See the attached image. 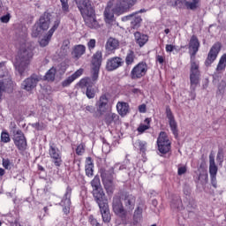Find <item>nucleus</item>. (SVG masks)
I'll return each mask as SVG.
<instances>
[{"instance_id":"6","label":"nucleus","mask_w":226,"mask_h":226,"mask_svg":"<svg viewBox=\"0 0 226 226\" xmlns=\"http://www.w3.org/2000/svg\"><path fill=\"white\" fill-rule=\"evenodd\" d=\"M170 4L195 11L200 6V0H170Z\"/></svg>"},{"instance_id":"49","label":"nucleus","mask_w":226,"mask_h":226,"mask_svg":"<svg viewBox=\"0 0 226 226\" xmlns=\"http://www.w3.org/2000/svg\"><path fill=\"white\" fill-rule=\"evenodd\" d=\"M60 2L62 3L63 11H64L65 13H68L70 9V6L68 5V0H60Z\"/></svg>"},{"instance_id":"28","label":"nucleus","mask_w":226,"mask_h":226,"mask_svg":"<svg viewBox=\"0 0 226 226\" xmlns=\"http://www.w3.org/2000/svg\"><path fill=\"white\" fill-rule=\"evenodd\" d=\"M100 212L102 216V221L104 223H109L110 222V210L109 209V205H103L102 207H99Z\"/></svg>"},{"instance_id":"61","label":"nucleus","mask_w":226,"mask_h":226,"mask_svg":"<svg viewBox=\"0 0 226 226\" xmlns=\"http://www.w3.org/2000/svg\"><path fill=\"white\" fill-rule=\"evenodd\" d=\"M85 112H94V108L93 106H86Z\"/></svg>"},{"instance_id":"23","label":"nucleus","mask_w":226,"mask_h":226,"mask_svg":"<svg viewBox=\"0 0 226 226\" xmlns=\"http://www.w3.org/2000/svg\"><path fill=\"white\" fill-rule=\"evenodd\" d=\"M84 73V69H79L76 71L72 76L68 77L66 79H64L62 82L63 87H68L72 82L77 80L79 77H81V75Z\"/></svg>"},{"instance_id":"38","label":"nucleus","mask_w":226,"mask_h":226,"mask_svg":"<svg viewBox=\"0 0 226 226\" xmlns=\"http://www.w3.org/2000/svg\"><path fill=\"white\" fill-rule=\"evenodd\" d=\"M142 22V18L140 16H136L132 18L131 21V26L132 29H139L140 27V23Z\"/></svg>"},{"instance_id":"8","label":"nucleus","mask_w":226,"mask_h":226,"mask_svg":"<svg viewBox=\"0 0 226 226\" xmlns=\"http://www.w3.org/2000/svg\"><path fill=\"white\" fill-rule=\"evenodd\" d=\"M49 154L55 167H60L63 165V154H61V150H59V148L54 145L49 146Z\"/></svg>"},{"instance_id":"9","label":"nucleus","mask_w":226,"mask_h":226,"mask_svg":"<svg viewBox=\"0 0 226 226\" xmlns=\"http://www.w3.org/2000/svg\"><path fill=\"white\" fill-rule=\"evenodd\" d=\"M77 7L79 8L81 15H93V11H94V8L91 4V1L89 0H75Z\"/></svg>"},{"instance_id":"35","label":"nucleus","mask_w":226,"mask_h":226,"mask_svg":"<svg viewBox=\"0 0 226 226\" xmlns=\"http://www.w3.org/2000/svg\"><path fill=\"white\" fill-rule=\"evenodd\" d=\"M91 185L93 187V192L102 190V185L100 183V177L95 176L94 177V179L91 181Z\"/></svg>"},{"instance_id":"58","label":"nucleus","mask_w":226,"mask_h":226,"mask_svg":"<svg viewBox=\"0 0 226 226\" xmlns=\"http://www.w3.org/2000/svg\"><path fill=\"white\" fill-rule=\"evenodd\" d=\"M176 49V46L172 44H167L166 45V52H172Z\"/></svg>"},{"instance_id":"50","label":"nucleus","mask_w":226,"mask_h":226,"mask_svg":"<svg viewBox=\"0 0 226 226\" xmlns=\"http://www.w3.org/2000/svg\"><path fill=\"white\" fill-rule=\"evenodd\" d=\"M218 172V167L216 165L209 166L210 176H216Z\"/></svg>"},{"instance_id":"47","label":"nucleus","mask_w":226,"mask_h":226,"mask_svg":"<svg viewBox=\"0 0 226 226\" xmlns=\"http://www.w3.org/2000/svg\"><path fill=\"white\" fill-rule=\"evenodd\" d=\"M2 165L6 170H11V162L10 159H3Z\"/></svg>"},{"instance_id":"40","label":"nucleus","mask_w":226,"mask_h":226,"mask_svg":"<svg viewBox=\"0 0 226 226\" xmlns=\"http://www.w3.org/2000/svg\"><path fill=\"white\" fill-rule=\"evenodd\" d=\"M52 38V35H50V32H48V34H46V36H44L40 41V45L41 47H47V45H49L50 40Z\"/></svg>"},{"instance_id":"25","label":"nucleus","mask_w":226,"mask_h":226,"mask_svg":"<svg viewBox=\"0 0 226 226\" xmlns=\"http://www.w3.org/2000/svg\"><path fill=\"white\" fill-rule=\"evenodd\" d=\"M134 39L139 47H144L149 41V37L147 34H141L140 32L134 33Z\"/></svg>"},{"instance_id":"27","label":"nucleus","mask_w":226,"mask_h":226,"mask_svg":"<svg viewBox=\"0 0 226 226\" xmlns=\"http://www.w3.org/2000/svg\"><path fill=\"white\" fill-rule=\"evenodd\" d=\"M208 177H207V170L204 169L199 170V175H198V185H201L202 186H206L207 185Z\"/></svg>"},{"instance_id":"13","label":"nucleus","mask_w":226,"mask_h":226,"mask_svg":"<svg viewBox=\"0 0 226 226\" xmlns=\"http://www.w3.org/2000/svg\"><path fill=\"white\" fill-rule=\"evenodd\" d=\"M112 207L113 212L115 213V215H117V216H120L121 218H124L126 216V210L123 207L121 198H119L118 196H115L113 198Z\"/></svg>"},{"instance_id":"22","label":"nucleus","mask_w":226,"mask_h":226,"mask_svg":"<svg viewBox=\"0 0 226 226\" xmlns=\"http://www.w3.org/2000/svg\"><path fill=\"white\" fill-rule=\"evenodd\" d=\"M105 49L109 54H114L119 49V41L114 37H109L106 42Z\"/></svg>"},{"instance_id":"54","label":"nucleus","mask_w":226,"mask_h":226,"mask_svg":"<svg viewBox=\"0 0 226 226\" xmlns=\"http://www.w3.org/2000/svg\"><path fill=\"white\" fill-rule=\"evenodd\" d=\"M89 222H90L91 225L100 226V222H98V221H96V219L93 218V216L89 217Z\"/></svg>"},{"instance_id":"24","label":"nucleus","mask_w":226,"mask_h":226,"mask_svg":"<svg viewBox=\"0 0 226 226\" xmlns=\"http://www.w3.org/2000/svg\"><path fill=\"white\" fill-rule=\"evenodd\" d=\"M199 47H200V42H199V38H197V36L195 35H192L189 42V49L192 50L191 56L195 57V56L197 55V52H199Z\"/></svg>"},{"instance_id":"45","label":"nucleus","mask_w":226,"mask_h":226,"mask_svg":"<svg viewBox=\"0 0 226 226\" xmlns=\"http://www.w3.org/2000/svg\"><path fill=\"white\" fill-rule=\"evenodd\" d=\"M84 153H86V146L81 143L76 148V154H78V156H82Z\"/></svg>"},{"instance_id":"7","label":"nucleus","mask_w":226,"mask_h":226,"mask_svg":"<svg viewBox=\"0 0 226 226\" xmlns=\"http://www.w3.org/2000/svg\"><path fill=\"white\" fill-rule=\"evenodd\" d=\"M147 70V64L144 62L137 64L131 71V79L132 80H139V79H142V77H146Z\"/></svg>"},{"instance_id":"32","label":"nucleus","mask_w":226,"mask_h":226,"mask_svg":"<svg viewBox=\"0 0 226 226\" xmlns=\"http://www.w3.org/2000/svg\"><path fill=\"white\" fill-rule=\"evenodd\" d=\"M72 186L68 185L66 190H65V193L64 195V200H62L63 202H66L68 204V206L72 205Z\"/></svg>"},{"instance_id":"33","label":"nucleus","mask_w":226,"mask_h":226,"mask_svg":"<svg viewBox=\"0 0 226 226\" xmlns=\"http://www.w3.org/2000/svg\"><path fill=\"white\" fill-rule=\"evenodd\" d=\"M190 73H200L199 70V62L195 60V56H191V69Z\"/></svg>"},{"instance_id":"2","label":"nucleus","mask_w":226,"mask_h":226,"mask_svg":"<svg viewBox=\"0 0 226 226\" xmlns=\"http://www.w3.org/2000/svg\"><path fill=\"white\" fill-rule=\"evenodd\" d=\"M137 3V0H110L104 11V20L107 24L114 22L115 15H123Z\"/></svg>"},{"instance_id":"48","label":"nucleus","mask_w":226,"mask_h":226,"mask_svg":"<svg viewBox=\"0 0 226 226\" xmlns=\"http://www.w3.org/2000/svg\"><path fill=\"white\" fill-rule=\"evenodd\" d=\"M186 170L188 169L186 168V165L179 164L177 167V174L178 176H183V174H186Z\"/></svg>"},{"instance_id":"57","label":"nucleus","mask_w":226,"mask_h":226,"mask_svg":"<svg viewBox=\"0 0 226 226\" xmlns=\"http://www.w3.org/2000/svg\"><path fill=\"white\" fill-rule=\"evenodd\" d=\"M3 91H4V83L0 81V102L3 98Z\"/></svg>"},{"instance_id":"26","label":"nucleus","mask_w":226,"mask_h":226,"mask_svg":"<svg viewBox=\"0 0 226 226\" xmlns=\"http://www.w3.org/2000/svg\"><path fill=\"white\" fill-rule=\"evenodd\" d=\"M200 82V72H190L191 89L195 91Z\"/></svg>"},{"instance_id":"34","label":"nucleus","mask_w":226,"mask_h":226,"mask_svg":"<svg viewBox=\"0 0 226 226\" xmlns=\"http://www.w3.org/2000/svg\"><path fill=\"white\" fill-rule=\"evenodd\" d=\"M135 63V53L133 51H129L125 56V64L127 66H132Z\"/></svg>"},{"instance_id":"5","label":"nucleus","mask_w":226,"mask_h":226,"mask_svg":"<svg viewBox=\"0 0 226 226\" xmlns=\"http://www.w3.org/2000/svg\"><path fill=\"white\" fill-rule=\"evenodd\" d=\"M102 51H96L92 58V79H90L93 86H94V84H96V80H98V75L100 73V66H102Z\"/></svg>"},{"instance_id":"39","label":"nucleus","mask_w":226,"mask_h":226,"mask_svg":"<svg viewBox=\"0 0 226 226\" xmlns=\"http://www.w3.org/2000/svg\"><path fill=\"white\" fill-rule=\"evenodd\" d=\"M225 68H226V54H224L221 56L216 70L218 72H223V70H225Z\"/></svg>"},{"instance_id":"17","label":"nucleus","mask_w":226,"mask_h":226,"mask_svg":"<svg viewBox=\"0 0 226 226\" xmlns=\"http://www.w3.org/2000/svg\"><path fill=\"white\" fill-rule=\"evenodd\" d=\"M93 195H94V199L97 202L99 207L109 205L107 197L105 196V192H103V189L93 191Z\"/></svg>"},{"instance_id":"55","label":"nucleus","mask_w":226,"mask_h":226,"mask_svg":"<svg viewBox=\"0 0 226 226\" xmlns=\"http://www.w3.org/2000/svg\"><path fill=\"white\" fill-rule=\"evenodd\" d=\"M211 183L214 188H216V175H210Z\"/></svg>"},{"instance_id":"36","label":"nucleus","mask_w":226,"mask_h":226,"mask_svg":"<svg viewBox=\"0 0 226 226\" xmlns=\"http://www.w3.org/2000/svg\"><path fill=\"white\" fill-rule=\"evenodd\" d=\"M60 52L62 56H68L70 53V41L65 40L63 41Z\"/></svg>"},{"instance_id":"62","label":"nucleus","mask_w":226,"mask_h":226,"mask_svg":"<svg viewBox=\"0 0 226 226\" xmlns=\"http://www.w3.org/2000/svg\"><path fill=\"white\" fill-rule=\"evenodd\" d=\"M139 111L141 113L146 112V104H141L139 106Z\"/></svg>"},{"instance_id":"42","label":"nucleus","mask_w":226,"mask_h":226,"mask_svg":"<svg viewBox=\"0 0 226 226\" xmlns=\"http://www.w3.org/2000/svg\"><path fill=\"white\" fill-rule=\"evenodd\" d=\"M11 139H10V133L6 131H3L1 133V142H4V144H8Z\"/></svg>"},{"instance_id":"3","label":"nucleus","mask_w":226,"mask_h":226,"mask_svg":"<svg viewBox=\"0 0 226 226\" xmlns=\"http://www.w3.org/2000/svg\"><path fill=\"white\" fill-rule=\"evenodd\" d=\"M50 27V13L44 12L39 19V21L34 26L32 36L37 38L42 31H47Z\"/></svg>"},{"instance_id":"4","label":"nucleus","mask_w":226,"mask_h":226,"mask_svg":"<svg viewBox=\"0 0 226 226\" xmlns=\"http://www.w3.org/2000/svg\"><path fill=\"white\" fill-rule=\"evenodd\" d=\"M172 141L165 132H161L157 138V147L161 154H167L171 149Z\"/></svg>"},{"instance_id":"51","label":"nucleus","mask_w":226,"mask_h":226,"mask_svg":"<svg viewBox=\"0 0 226 226\" xmlns=\"http://www.w3.org/2000/svg\"><path fill=\"white\" fill-rule=\"evenodd\" d=\"M94 47H96V40L91 39L87 42V48H88L89 50H93V49H94Z\"/></svg>"},{"instance_id":"1","label":"nucleus","mask_w":226,"mask_h":226,"mask_svg":"<svg viewBox=\"0 0 226 226\" xmlns=\"http://www.w3.org/2000/svg\"><path fill=\"white\" fill-rule=\"evenodd\" d=\"M33 56H34L33 47L29 42H25L20 46L14 58H12L13 66L20 77H26V75H27Z\"/></svg>"},{"instance_id":"12","label":"nucleus","mask_w":226,"mask_h":226,"mask_svg":"<svg viewBox=\"0 0 226 226\" xmlns=\"http://www.w3.org/2000/svg\"><path fill=\"white\" fill-rule=\"evenodd\" d=\"M38 82H40V79H38V76L32 75L29 78H26L21 84V89H24L25 91H27L28 93H31L33 89L38 86Z\"/></svg>"},{"instance_id":"30","label":"nucleus","mask_w":226,"mask_h":226,"mask_svg":"<svg viewBox=\"0 0 226 226\" xmlns=\"http://www.w3.org/2000/svg\"><path fill=\"white\" fill-rule=\"evenodd\" d=\"M151 121L152 119L147 117L144 120V124H139V127L137 128L138 133L142 134L147 130H149L151 128Z\"/></svg>"},{"instance_id":"11","label":"nucleus","mask_w":226,"mask_h":226,"mask_svg":"<svg viewBox=\"0 0 226 226\" xmlns=\"http://www.w3.org/2000/svg\"><path fill=\"white\" fill-rule=\"evenodd\" d=\"M220 50H222V44L220 42H216L212 46L206 60L207 66H209L215 63L216 57H218V54H220Z\"/></svg>"},{"instance_id":"14","label":"nucleus","mask_w":226,"mask_h":226,"mask_svg":"<svg viewBox=\"0 0 226 226\" xmlns=\"http://www.w3.org/2000/svg\"><path fill=\"white\" fill-rule=\"evenodd\" d=\"M95 105L100 114H105L109 110V95L106 94L101 95Z\"/></svg>"},{"instance_id":"63","label":"nucleus","mask_w":226,"mask_h":226,"mask_svg":"<svg viewBox=\"0 0 226 226\" xmlns=\"http://www.w3.org/2000/svg\"><path fill=\"white\" fill-rule=\"evenodd\" d=\"M110 118L112 119V121H117L119 119V116L113 113L110 115Z\"/></svg>"},{"instance_id":"60","label":"nucleus","mask_w":226,"mask_h":226,"mask_svg":"<svg viewBox=\"0 0 226 226\" xmlns=\"http://www.w3.org/2000/svg\"><path fill=\"white\" fill-rule=\"evenodd\" d=\"M217 160H219L220 162H223V152L219 151L217 154Z\"/></svg>"},{"instance_id":"19","label":"nucleus","mask_w":226,"mask_h":226,"mask_svg":"<svg viewBox=\"0 0 226 226\" xmlns=\"http://www.w3.org/2000/svg\"><path fill=\"white\" fill-rule=\"evenodd\" d=\"M86 54V46L83 44L75 45L71 52L72 59L79 61Z\"/></svg>"},{"instance_id":"64","label":"nucleus","mask_w":226,"mask_h":226,"mask_svg":"<svg viewBox=\"0 0 226 226\" xmlns=\"http://www.w3.org/2000/svg\"><path fill=\"white\" fill-rule=\"evenodd\" d=\"M209 163H210L209 166L216 165V164L215 163V157H213V156H210V157H209Z\"/></svg>"},{"instance_id":"46","label":"nucleus","mask_w":226,"mask_h":226,"mask_svg":"<svg viewBox=\"0 0 226 226\" xmlns=\"http://www.w3.org/2000/svg\"><path fill=\"white\" fill-rule=\"evenodd\" d=\"M94 166H90V165H86L85 166V170H86V175L87 177H93L94 172Z\"/></svg>"},{"instance_id":"29","label":"nucleus","mask_w":226,"mask_h":226,"mask_svg":"<svg viewBox=\"0 0 226 226\" xmlns=\"http://www.w3.org/2000/svg\"><path fill=\"white\" fill-rule=\"evenodd\" d=\"M117 109L120 116L124 117L130 110V105L126 102H119L117 104Z\"/></svg>"},{"instance_id":"16","label":"nucleus","mask_w":226,"mask_h":226,"mask_svg":"<svg viewBox=\"0 0 226 226\" xmlns=\"http://www.w3.org/2000/svg\"><path fill=\"white\" fill-rule=\"evenodd\" d=\"M123 58L119 56H115L108 59L106 64V70L108 72H114V70H117V68L123 66Z\"/></svg>"},{"instance_id":"20","label":"nucleus","mask_w":226,"mask_h":226,"mask_svg":"<svg viewBox=\"0 0 226 226\" xmlns=\"http://www.w3.org/2000/svg\"><path fill=\"white\" fill-rule=\"evenodd\" d=\"M101 177L102 179L105 190L108 192L112 193L114 192V178L108 177L107 173L105 172L101 174Z\"/></svg>"},{"instance_id":"18","label":"nucleus","mask_w":226,"mask_h":226,"mask_svg":"<svg viewBox=\"0 0 226 226\" xmlns=\"http://www.w3.org/2000/svg\"><path fill=\"white\" fill-rule=\"evenodd\" d=\"M82 17L86 25L90 27V29H98V27H100V25L96 20V14H94V11H93V14H83Z\"/></svg>"},{"instance_id":"31","label":"nucleus","mask_w":226,"mask_h":226,"mask_svg":"<svg viewBox=\"0 0 226 226\" xmlns=\"http://www.w3.org/2000/svg\"><path fill=\"white\" fill-rule=\"evenodd\" d=\"M77 86L79 89H86L93 86V83L91 81V78H83L81 79L78 83Z\"/></svg>"},{"instance_id":"10","label":"nucleus","mask_w":226,"mask_h":226,"mask_svg":"<svg viewBox=\"0 0 226 226\" xmlns=\"http://www.w3.org/2000/svg\"><path fill=\"white\" fill-rule=\"evenodd\" d=\"M13 140L16 147H18L19 151H26L27 141L26 140V136H24L22 131L18 130L14 132Z\"/></svg>"},{"instance_id":"44","label":"nucleus","mask_w":226,"mask_h":226,"mask_svg":"<svg viewBox=\"0 0 226 226\" xmlns=\"http://www.w3.org/2000/svg\"><path fill=\"white\" fill-rule=\"evenodd\" d=\"M136 144L142 153H146V149L147 148V143L146 141L138 140Z\"/></svg>"},{"instance_id":"15","label":"nucleus","mask_w":226,"mask_h":226,"mask_svg":"<svg viewBox=\"0 0 226 226\" xmlns=\"http://www.w3.org/2000/svg\"><path fill=\"white\" fill-rule=\"evenodd\" d=\"M166 117L168 118L172 133L175 137H177V122H176V118L174 117V114L172 113L170 107L166 108Z\"/></svg>"},{"instance_id":"56","label":"nucleus","mask_w":226,"mask_h":226,"mask_svg":"<svg viewBox=\"0 0 226 226\" xmlns=\"http://www.w3.org/2000/svg\"><path fill=\"white\" fill-rule=\"evenodd\" d=\"M156 61H158V63L160 64H163V63H165V56H162L158 55L156 56Z\"/></svg>"},{"instance_id":"37","label":"nucleus","mask_w":226,"mask_h":226,"mask_svg":"<svg viewBox=\"0 0 226 226\" xmlns=\"http://www.w3.org/2000/svg\"><path fill=\"white\" fill-rule=\"evenodd\" d=\"M56 68L52 67L45 75V80H48L49 82H54V79H56Z\"/></svg>"},{"instance_id":"21","label":"nucleus","mask_w":226,"mask_h":226,"mask_svg":"<svg viewBox=\"0 0 226 226\" xmlns=\"http://www.w3.org/2000/svg\"><path fill=\"white\" fill-rule=\"evenodd\" d=\"M122 200H124V204L127 211H133V209L135 208V196L125 193L123 195Z\"/></svg>"},{"instance_id":"53","label":"nucleus","mask_w":226,"mask_h":226,"mask_svg":"<svg viewBox=\"0 0 226 226\" xmlns=\"http://www.w3.org/2000/svg\"><path fill=\"white\" fill-rule=\"evenodd\" d=\"M62 204L64 205V207L63 208V211L65 215H68V213H70V205H68L67 202H63L62 201Z\"/></svg>"},{"instance_id":"43","label":"nucleus","mask_w":226,"mask_h":226,"mask_svg":"<svg viewBox=\"0 0 226 226\" xmlns=\"http://www.w3.org/2000/svg\"><path fill=\"white\" fill-rule=\"evenodd\" d=\"M60 24H61V19H59V18H57L54 21L53 26L49 31V36H52L54 34V33L56 32V29H57V27H59Z\"/></svg>"},{"instance_id":"59","label":"nucleus","mask_w":226,"mask_h":226,"mask_svg":"<svg viewBox=\"0 0 226 226\" xmlns=\"http://www.w3.org/2000/svg\"><path fill=\"white\" fill-rule=\"evenodd\" d=\"M86 165H89L90 167H94V164L93 163V159L91 157H87L86 159Z\"/></svg>"},{"instance_id":"52","label":"nucleus","mask_w":226,"mask_h":226,"mask_svg":"<svg viewBox=\"0 0 226 226\" xmlns=\"http://www.w3.org/2000/svg\"><path fill=\"white\" fill-rule=\"evenodd\" d=\"M10 19H11L10 14H7V15H4V16H2V17L0 18V20H1V22H3L4 24H8V22H10Z\"/></svg>"},{"instance_id":"41","label":"nucleus","mask_w":226,"mask_h":226,"mask_svg":"<svg viewBox=\"0 0 226 226\" xmlns=\"http://www.w3.org/2000/svg\"><path fill=\"white\" fill-rule=\"evenodd\" d=\"M86 96L89 100H92L93 98H94V96H96V93L94 92V88H93V85L87 88Z\"/></svg>"}]
</instances>
